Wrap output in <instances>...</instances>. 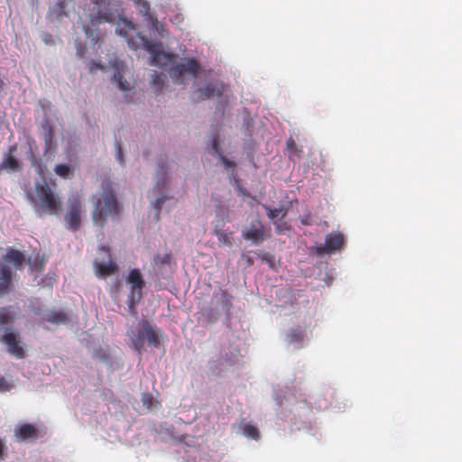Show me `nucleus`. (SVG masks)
<instances>
[{
  "instance_id": "6e6552de",
  "label": "nucleus",
  "mask_w": 462,
  "mask_h": 462,
  "mask_svg": "<svg viewBox=\"0 0 462 462\" xmlns=\"http://www.w3.org/2000/svg\"><path fill=\"white\" fill-rule=\"evenodd\" d=\"M0 341L6 346L7 351L11 356L17 359L24 357L25 351L19 333H16L11 328H8L0 337Z\"/></svg>"
},
{
  "instance_id": "7ed1b4c3",
  "label": "nucleus",
  "mask_w": 462,
  "mask_h": 462,
  "mask_svg": "<svg viewBox=\"0 0 462 462\" xmlns=\"http://www.w3.org/2000/svg\"><path fill=\"white\" fill-rule=\"evenodd\" d=\"M149 320H141L134 328L127 331V336L132 346L141 356L144 347V343L155 348L160 347V333Z\"/></svg>"
},
{
  "instance_id": "9d476101",
  "label": "nucleus",
  "mask_w": 462,
  "mask_h": 462,
  "mask_svg": "<svg viewBox=\"0 0 462 462\" xmlns=\"http://www.w3.org/2000/svg\"><path fill=\"white\" fill-rule=\"evenodd\" d=\"M242 236L245 240L252 241L255 245H259L271 236L260 219L253 221L249 226H245L242 231Z\"/></svg>"
},
{
  "instance_id": "c03bdc74",
  "label": "nucleus",
  "mask_w": 462,
  "mask_h": 462,
  "mask_svg": "<svg viewBox=\"0 0 462 462\" xmlns=\"http://www.w3.org/2000/svg\"><path fill=\"white\" fill-rule=\"evenodd\" d=\"M85 48L81 46V44H78L77 46V53L79 56V58L84 57Z\"/></svg>"
},
{
  "instance_id": "bb28decb",
  "label": "nucleus",
  "mask_w": 462,
  "mask_h": 462,
  "mask_svg": "<svg viewBox=\"0 0 462 462\" xmlns=\"http://www.w3.org/2000/svg\"><path fill=\"white\" fill-rule=\"evenodd\" d=\"M263 208L267 211L268 217L272 220L278 217L279 216L281 217V218H283L287 214V210L284 208H271L269 206L266 205H264Z\"/></svg>"
},
{
  "instance_id": "20e7f679",
  "label": "nucleus",
  "mask_w": 462,
  "mask_h": 462,
  "mask_svg": "<svg viewBox=\"0 0 462 462\" xmlns=\"http://www.w3.org/2000/svg\"><path fill=\"white\" fill-rule=\"evenodd\" d=\"M36 199H33L38 212L57 215L62 207L60 198L51 189L45 179L35 184Z\"/></svg>"
},
{
  "instance_id": "f704fd0d",
  "label": "nucleus",
  "mask_w": 462,
  "mask_h": 462,
  "mask_svg": "<svg viewBox=\"0 0 462 462\" xmlns=\"http://www.w3.org/2000/svg\"><path fill=\"white\" fill-rule=\"evenodd\" d=\"M165 196H162V197H159L157 199H156V202H155V208L156 210L160 211L164 201H165Z\"/></svg>"
},
{
  "instance_id": "cd10ccee",
  "label": "nucleus",
  "mask_w": 462,
  "mask_h": 462,
  "mask_svg": "<svg viewBox=\"0 0 462 462\" xmlns=\"http://www.w3.org/2000/svg\"><path fill=\"white\" fill-rule=\"evenodd\" d=\"M171 259V253H165L164 254H157L152 258V263L155 266H162L164 264H168Z\"/></svg>"
},
{
  "instance_id": "7c9ffc66",
  "label": "nucleus",
  "mask_w": 462,
  "mask_h": 462,
  "mask_svg": "<svg viewBox=\"0 0 462 462\" xmlns=\"http://www.w3.org/2000/svg\"><path fill=\"white\" fill-rule=\"evenodd\" d=\"M143 405L148 409L152 410L153 407L158 405V402L155 401L151 393H145L142 396Z\"/></svg>"
},
{
  "instance_id": "f03ea898",
  "label": "nucleus",
  "mask_w": 462,
  "mask_h": 462,
  "mask_svg": "<svg viewBox=\"0 0 462 462\" xmlns=\"http://www.w3.org/2000/svg\"><path fill=\"white\" fill-rule=\"evenodd\" d=\"M102 196L97 200L92 216L94 223L99 226L105 225L108 216H116L121 211L111 181L105 180L102 183Z\"/></svg>"
},
{
  "instance_id": "2f4dec72",
  "label": "nucleus",
  "mask_w": 462,
  "mask_h": 462,
  "mask_svg": "<svg viewBox=\"0 0 462 462\" xmlns=\"http://www.w3.org/2000/svg\"><path fill=\"white\" fill-rule=\"evenodd\" d=\"M287 337L290 343L300 342L304 337V334L300 329H292L289 332Z\"/></svg>"
},
{
  "instance_id": "a18cd8bd",
  "label": "nucleus",
  "mask_w": 462,
  "mask_h": 462,
  "mask_svg": "<svg viewBox=\"0 0 462 462\" xmlns=\"http://www.w3.org/2000/svg\"><path fill=\"white\" fill-rule=\"evenodd\" d=\"M102 69V65L100 63H96L93 61L90 65L89 70L93 71L95 69Z\"/></svg>"
},
{
  "instance_id": "49530a36",
  "label": "nucleus",
  "mask_w": 462,
  "mask_h": 462,
  "mask_svg": "<svg viewBox=\"0 0 462 462\" xmlns=\"http://www.w3.org/2000/svg\"><path fill=\"white\" fill-rule=\"evenodd\" d=\"M300 221L305 226H310L311 224L310 218L309 217H302Z\"/></svg>"
},
{
  "instance_id": "4468645a",
  "label": "nucleus",
  "mask_w": 462,
  "mask_h": 462,
  "mask_svg": "<svg viewBox=\"0 0 462 462\" xmlns=\"http://www.w3.org/2000/svg\"><path fill=\"white\" fill-rule=\"evenodd\" d=\"M17 146L11 145L8 148V152L4 155L3 161L0 163V171H20L22 165L20 162L14 157V153L16 152Z\"/></svg>"
},
{
  "instance_id": "4c0bfd02",
  "label": "nucleus",
  "mask_w": 462,
  "mask_h": 462,
  "mask_svg": "<svg viewBox=\"0 0 462 462\" xmlns=\"http://www.w3.org/2000/svg\"><path fill=\"white\" fill-rule=\"evenodd\" d=\"M287 148L291 152L297 151V145H296L295 142L293 141V139L290 138L287 141Z\"/></svg>"
},
{
  "instance_id": "c756f323",
  "label": "nucleus",
  "mask_w": 462,
  "mask_h": 462,
  "mask_svg": "<svg viewBox=\"0 0 462 462\" xmlns=\"http://www.w3.org/2000/svg\"><path fill=\"white\" fill-rule=\"evenodd\" d=\"M28 263L32 271L41 272L43 269V260L39 254H36L33 259L29 258Z\"/></svg>"
},
{
  "instance_id": "c9c22d12",
  "label": "nucleus",
  "mask_w": 462,
  "mask_h": 462,
  "mask_svg": "<svg viewBox=\"0 0 462 462\" xmlns=\"http://www.w3.org/2000/svg\"><path fill=\"white\" fill-rule=\"evenodd\" d=\"M11 287L3 282H0V295L6 294L10 291Z\"/></svg>"
},
{
  "instance_id": "72a5a7b5",
  "label": "nucleus",
  "mask_w": 462,
  "mask_h": 462,
  "mask_svg": "<svg viewBox=\"0 0 462 462\" xmlns=\"http://www.w3.org/2000/svg\"><path fill=\"white\" fill-rule=\"evenodd\" d=\"M219 157L226 168H235L236 167V163L230 160H228L227 158H226L223 154H220Z\"/></svg>"
},
{
  "instance_id": "0eeeda50",
  "label": "nucleus",
  "mask_w": 462,
  "mask_h": 462,
  "mask_svg": "<svg viewBox=\"0 0 462 462\" xmlns=\"http://www.w3.org/2000/svg\"><path fill=\"white\" fill-rule=\"evenodd\" d=\"M199 69V64L195 59H188L184 62H180L172 67L169 70L170 77L176 84H183V76L185 74L196 77Z\"/></svg>"
},
{
  "instance_id": "c85d7f7f",
  "label": "nucleus",
  "mask_w": 462,
  "mask_h": 462,
  "mask_svg": "<svg viewBox=\"0 0 462 462\" xmlns=\"http://www.w3.org/2000/svg\"><path fill=\"white\" fill-rule=\"evenodd\" d=\"M54 171L61 178H68L72 174L73 169L68 164H58L55 166Z\"/></svg>"
},
{
  "instance_id": "2eb2a0df",
  "label": "nucleus",
  "mask_w": 462,
  "mask_h": 462,
  "mask_svg": "<svg viewBox=\"0 0 462 462\" xmlns=\"http://www.w3.org/2000/svg\"><path fill=\"white\" fill-rule=\"evenodd\" d=\"M225 91V85L220 81L210 82L204 89L196 91L198 100H205L215 96L220 97Z\"/></svg>"
},
{
  "instance_id": "a878e982",
  "label": "nucleus",
  "mask_w": 462,
  "mask_h": 462,
  "mask_svg": "<svg viewBox=\"0 0 462 462\" xmlns=\"http://www.w3.org/2000/svg\"><path fill=\"white\" fill-rule=\"evenodd\" d=\"M215 235L217 236L219 245H232L233 244V236L232 233H226L221 230H215Z\"/></svg>"
},
{
  "instance_id": "58836bf2",
  "label": "nucleus",
  "mask_w": 462,
  "mask_h": 462,
  "mask_svg": "<svg viewBox=\"0 0 462 462\" xmlns=\"http://www.w3.org/2000/svg\"><path fill=\"white\" fill-rule=\"evenodd\" d=\"M116 159L120 162V163L124 162L123 151H122L121 145L119 143H117Z\"/></svg>"
},
{
  "instance_id": "b1692460",
  "label": "nucleus",
  "mask_w": 462,
  "mask_h": 462,
  "mask_svg": "<svg viewBox=\"0 0 462 462\" xmlns=\"http://www.w3.org/2000/svg\"><path fill=\"white\" fill-rule=\"evenodd\" d=\"M166 76L163 73L154 72L152 75V86L154 88V91L156 94L162 92V88L164 86Z\"/></svg>"
},
{
  "instance_id": "a19ab883",
  "label": "nucleus",
  "mask_w": 462,
  "mask_h": 462,
  "mask_svg": "<svg viewBox=\"0 0 462 462\" xmlns=\"http://www.w3.org/2000/svg\"><path fill=\"white\" fill-rule=\"evenodd\" d=\"M212 149L214 153H218V141L216 136L212 140Z\"/></svg>"
},
{
  "instance_id": "a211bd4d",
  "label": "nucleus",
  "mask_w": 462,
  "mask_h": 462,
  "mask_svg": "<svg viewBox=\"0 0 462 462\" xmlns=\"http://www.w3.org/2000/svg\"><path fill=\"white\" fill-rule=\"evenodd\" d=\"M14 435L20 441H25L28 439H37L39 437L36 428L30 423L23 424L17 428L14 431Z\"/></svg>"
},
{
  "instance_id": "412c9836",
  "label": "nucleus",
  "mask_w": 462,
  "mask_h": 462,
  "mask_svg": "<svg viewBox=\"0 0 462 462\" xmlns=\"http://www.w3.org/2000/svg\"><path fill=\"white\" fill-rule=\"evenodd\" d=\"M240 428L245 437L254 440L259 439L260 434L258 429L252 424L241 422Z\"/></svg>"
},
{
  "instance_id": "de8ad7c7",
  "label": "nucleus",
  "mask_w": 462,
  "mask_h": 462,
  "mask_svg": "<svg viewBox=\"0 0 462 462\" xmlns=\"http://www.w3.org/2000/svg\"><path fill=\"white\" fill-rule=\"evenodd\" d=\"M214 320H217V317H215V318H214V319H208V321H210V322H212V321H214Z\"/></svg>"
},
{
  "instance_id": "4be33fe9",
  "label": "nucleus",
  "mask_w": 462,
  "mask_h": 462,
  "mask_svg": "<svg viewBox=\"0 0 462 462\" xmlns=\"http://www.w3.org/2000/svg\"><path fill=\"white\" fill-rule=\"evenodd\" d=\"M114 80L116 82L117 87L122 91H128L131 90V83L125 79L124 73L121 69L116 68V70L114 74Z\"/></svg>"
},
{
  "instance_id": "dca6fc26",
  "label": "nucleus",
  "mask_w": 462,
  "mask_h": 462,
  "mask_svg": "<svg viewBox=\"0 0 462 462\" xmlns=\"http://www.w3.org/2000/svg\"><path fill=\"white\" fill-rule=\"evenodd\" d=\"M135 5L138 6V12L143 15L147 22L150 23L151 26L157 31L159 33L163 29L162 24L159 23L157 18L150 14V5L145 0H134Z\"/></svg>"
},
{
  "instance_id": "f257e3e1",
  "label": "nucleus",
  "mask_w": 462,
  "mask_h": 462,
  "mask_svg": "<svg viewBox=\"0 0 462 462\" xmlns=\"http://www.w3.org/2000/svg\"><path fill=\"white\" fill-rule=\"evenodd\" d=\"M134 25L126 19L120 18L116 25V32L126 38L129 47L133 50L143 48L151 54L152 65H162V60H166L167 56L163 52L162 45L160 42H152L140 32H135L134 36H130L129 32L134 31Z\"/></svg>"
},
{
  "instance_id": "e433bc0d",
  "label": "nucleus",
  "mask_w": 462,
  "mask_h": 462,
  "mask_svg": "<svg viewBox=\"0 0 462 462\" xmlns=\"http://www.w3.org/2000/svg\"><path fill=\"white\" fill-rule=\"evenodd\" d=\"M9 390V384L6 383L5 377H0V391L5 392Z\"/></svg>"
},
{
  "instance_id": "423d86ee",
  "label": "nucleus",
  "mask_w": 462,
  "mask_h": 462,
  "mask_svg": "<svg viewBox=\"0 0 462 462\" xmlns=\"http://www.w3.org/2000/svg\"><path fill=\"white\" fill-rule=\"evenodd\" d=\"M126 281L131 284V291L128 295V307L131 313L137 314L135 306L142 299V290L144 286V281L142 273L138 269L130 271Z\"/></svg>"
},
{
  "instance_id": "ddd939ff",
  "label": "nucleus",
  "mask_w": 462,
  "mask_h": 462,
  "mask_svg": "<svg viewBox=\"0 0 462 462\" xmlns=\"http://www.w3.org/2000/svg\"><path fill=\"white\" fill-rule=\"evenodd\" d=\"M240 356L238 346L229 344L222 346L218 362L223 366L232 365L239 361Z\"/></svg>"
},
{
  "instance_id": "5701e85b",
  "label": "nucleus",
  "mask_w": 462,
  "mask_h": 462,
  "mask_svg": "<svg viewBox=\"0 0 462 462\" xmlns=\"http://www.w3.org/2000/svg\"><path fill=\"white\" fill-rule=\"evenodd\" d=\"M44 130V147L45 152L51 151L52 149L53 144V129L51 125L46 124L43 125Z\"/></svg>"
},
{
  "instance_id": "ea45409f",
  "label": "nucleus",
  "mask_w": 462,
  "mask_h": 462,
  "mask_svg": "<svg viewBox=\"0 0 462 462\" xmlns=\"http://www.w3.org/2000/svg\"><path fill=\"white\" fill-rule=\"evenodd\" d=\"M5 442L0 439V460H3L5 457Z\"/></svg>"
},
{
  "instance_id": "6ab92c4d",
  "label": "nucleus",
  "mask_w": 462,
  "mask_h": 462,
  "mask_svg": "<svg viewBox=\"0 0 462 462\" xmlns=\"http://www.w3.org/2000/svg\"><path fill=\"white\" fill-rule=\"evenodd\" d=\"M43 319L54 324H64L68 322V316L62 311H49L43 316Z\"/></svg>"
},
{
  "instance_id": "79ce46f5",
  "label": "nucleus",
  "mask_w": 462,
  "mask_h": 462,
  "mask_svg": "<svg viewBox=\"0 0 462 462\" xmlns=\"http://www.w3.org/2000/svg\"><path fill=\"white\" fill-rule=\"evenodd\" d=\"M85 33L88 37L97 42V35H94V32L90 31L88 27L85 28Z\"/></svg>"
},
{
  "instance_id": "f8f14e48",
  "label": "nucleus",
  "mask_w": 462,
  "mask_h": 462,
  "mask_svg": "<svg viewBox=\"0 0 462 462\" xmlns=\"http://www.w3.org/2000/svg\"><path fill=\"white\" fill-rule=\"evenodd\" d=\"M81 203L79 199H73L69 201L68 212L65 215V221L68 227L76 231L80 226Z\"/></svg>"
},
{
  "instance_id": "473e14b6",
  "label": "nucleus",
  "mask_w": 462,
  "mask_h": 462,
  "mask_svg": "<svg viewBox=\"0 0 462 462\" xmlns=\"http://www.w3.org/2000/svg\"><path fill=\"white\" fill-rule=\"evenodd\" d=\"M13 319L14 317L9 312H0V325L8 324L13 320Z\"/></svg>"
},
{
  "instance_id": "39448f33",
  "label": "nucleus",
  "mask_w": 462,
  "mask_h": 462,
  "mask_svg": "<svg viewBox=\"0 0 462 462\" xmlns=\"http://www.w3.org/2000/svg\"><path fill=\"white\" fill-rule=\"evenodd\" d=\"M93 7L89 10L92 25L113 23L119 15L117 0H90Z\"/></svg>"
},
{
  "instance_id": "1a4fd4ad",
  "label": "nucleus",
  "mask_w": 462,
  "mask_h": 462,
  "mask_svg": "<svg viewBox=\"0 0 462 462\" xmlns=\"http://www.w3.org/2000/svg\"><path fill=\"white\" fill-rule=\"evenodd\" d=\"M99 253L104 254L100 260L96 259L94 267L96 273L99 277H106L114 274L117 271L116 264L113 262L108 246L102 245L99 247Z\"/></svg>"
},
{
  "instance_id": "9b49d317",
  "label": "nucleus",
  "mask_w": 462,
  "mask_h": 462,
  "mask_svg": "<svg viewBox=\"0 0 462 462\" xmlns=\"http://www.w3.org/2000/svg\"><path fill=\"white\" fill-rule=\"evenodd\" d=\"M345 243L344 236L340 232H332L327 235L325 243L316 246L318 254H330L342 248Z\"/></svg>"
},
{
  "instance_id": "393cba45",
  "label": "nucleus",
  "mask_w": 462,
  "mask_h": 462,
  "mask_svg": "<svg viewBox=\"0 0 462 462\" xmlns=\"http://www.w3.org/2000/svg\"><path fill=\"white\" fill-rule=\"evenodd\" d=\"M0 282L12 286V272L10 267L3 262H0Z\"/></svg>"
},
{
  "instance_id": "f3484780",
  "label": "nucleus",
  "mask_w": 462,
  "mask_h": 462,
  "mask_svg": "<svg viewBox=\"0 0 462 462\" xmlns=\"http://www.w3.org/2000/svg\"><path fill=\"white\" fill-rule=\"evenodd\" d=\"M5 264L10 263L17 270H22L25 262V255L14 248H7L6 254L3 256Z\"/></svg>"
},
{
  "instance_id": "aec40b11",
  "label": "nucleus",
  "mask_w": 462,
  "mask_h": 462,
  "mask_svg": "<svg viewBox=\"0 0 462 462\" xmlns=\"http://www.w3.org/2000/svg\"><path fill=\"white\" fill-rule=\"evenodd\" d=\"M67 4L64 0H60L57 4L51 9L50 15L51 18L60 21L63 17H67L68 14L65 12V8Z\"/></svg>"
},
{
  "instance_id": "37998d69",
  "label": "nucleus",
  "mask_w": 462,
  "mask_h": 462,
  "mask_svg": "<svg viewBox=\"0 0 462 462\" xmlns=\"http://www.w3.org/2000/svg\"><path fill=\"white\" fill-rule=\"evenodd\" d=\"M289 227L286 226L285 223L283 224H281V225H276V230L278 233H282L283 230H288Z\"/></svg>"
}]
</instances>
